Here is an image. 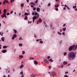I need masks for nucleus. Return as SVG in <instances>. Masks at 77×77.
Returning <instances> with one entry per match:
<instances>
[{
	"label": "nucleus",
	"mask_w": 77,
	"mask_h": 77,
	"mask_svg": "<svg viewBox=\"0 0 77 77\" xmlns=\"http://www.w3.org/2000/svg\"><path fill=\"white\" fill-rule=\"evenodd\" d=\"M28 24H29H29L32 23V21H29V20H28Z\"/></svg>",
	"instance_id": "obj_38"
},
{
	"label": "nucleus",
	"mask_w": 77,
	"mask_h": 77,
	"mask_svg": "<svg viewBox=\"0 0 77 77\" xmlns=\"http://www.w3.org/2000/svg\"><path fill=\"white\" fill-rule=\"evenodd\" d=\"M29 15V14L27 13H25L24 14V15H26V16H27Z\"/></svg>",
	"instance_id": "obj_14"
},
{
	"label": "nucleus",
	"mask_w": 77,
	"mask_h": 77,
	"mask_svg": "<svg viewBox=\"0 0 77 77\" xmlns=\"http://www.w3.org/2000/svg\"><path fill=\"white\" fill-rule=\"evenodd\" d=\"M68 72H65V74H68Z\"/></svg>",
	"instance_id": "obj_58"
},
{
	"label": "nucleus",
	"mask_w": 77,
	"mask_h": 77,
	"mask_svg": "<svg viewBox=\"0 0 77 77\" xmlns=\"http://www.w3.org/2000/svg\"><path fill=\"white\" fill-rule=\"evenodd\" d=\"M14 31V33H17V31L16 30H15V29H13Z\"/></svg>",
	"instance_id": "obj_29"
},
{
	"label": "nucleus",
	"mask_w": 77,
	"mask_h": 77,
	"mask_svg": "<svg viewBox=\"0 0 77 77\" xmlns=\"http://www.w3.org/2000/svg\"><path fill=\"white\" fill-rule=\"evenodd\" d=\"M51 6V3L49 2L48 5V6Z\"/></svg>",
	"instance_id": "obj_30"
},
{
	"label": "nucleus",
	"mask_w": 77,
	"mask_h": 77,
	"mask_svg": "<svg viewBox=\"0 0 77 77\" xmlns=\"http://www.w3.org/2000/svg\"><path fill=\"white\" fill-rule=\"evenodd\" d=\"M25 54V51H22V54Z\"/></svg>",
	"instance_id": "obj_37"
},
{
	"label": "nucleus",
	"mask_w": 77,
	"mask_h": 77,
	"mask_svg": "<svg viewBox=\"0 0 77 77\" xmlns=\"http://www.w3.org/2000/svg\"><path fill=\"white\" fill-rule=\"evenodd\" d=\"M10 1H11V3H12V2H13V1H12V0H10Z\"/></svg>",
	"instance_id": "obj_57"
},
{
	"label": "nucleus",
	"mask_w": 77,
	"mask_h": 77,
	"mask_svg": "<svg viewBox=\"0 0 77 77\" xmlns=\"http://www.w3.org/2000/svg\"><path fill=\"white\" fill-rule=\"evenodd\" d=\"M3 77H6V76L5 75H3Z\"/></svg>",
	"instance_id": "obj_64"
},
{
	"label": "nucleus",
	"mask_w": 77,
	"mask_h": 77,
	"mask_svg": "<svg viewBox=\"0 0 77 77\" xmlns=\"http://www.w3.org/2000/svg\"><path fill=\"white\" fill-rule=\"evenodd\" d=\"M48 60L49 61H50V62H53V60H52V59H49Z\"/></svg>",
	"instance_id": "obj_23"
},
{
	"label": "nucleus",
	"mask_w": 77,
	"mask_h": 77,
	"mask_svg": "<svg viewBox=\"0 0 77 77\" xmlns=\"http://www.w3.org/2000/svg\"><path fill=\"white\" fill-rule=\"evenodd\" d=\"M31 8H33L34 7L33 5H32L31 6Z\"/></svg>",
	"instance_id": "obj_63"
},
{
	"label": "nucleus",
	"mask_w": 77,
	"mask_h": 77,
	"mask_svg": "<svg viewBox=\"0 0 77 77\" xmlns=\"http://www.w3.org/2000/svg\"><path fill=\"white\" fill-rule=\"evenodd\" d=\"M36 7H34L33 8V11H35V10H36Z\"/></svg>",
	"instance_id": "obj_39"
},
{
	"label": "nucleus",
	"mask_w": 77,
	"mask_h": 77,
	"mask_svg": "<svg viewBox=\"0 0 77 77\" xmlns=\"http://www.w3.org/2000/svg\"><path fill=\"white\" fill-rule=\"evenodd\" d=\"M66 8H67V9H69H69H70V8H69V7H68V5L66 6Z\"/></svg>",
	"instance_id": "obj_41"
},
{
	"label": "nucleus",
	"mask_w": 77,
	"mask_h": 77,
	"mask_svg": "<svg viewBox=\"0 0 77 77\" xmlns=\"http://www.w3.org/2000/svg\"><path fill=\"white\" fill-rule=\"evenodd\" d=\"M48 68L49 69H50L51 68V66H49Z\"/></svg>",
	"instance_id": "obj_43"
},
{
	"label": "nucleus",
	"mask_w": 77,
	"mask_h": 77,
	"mask_svg": "<svg viewBox=\"0 0 77 77\" xmlns=\"http://www.w3.org/2000/svg\"><path fill=\"white\" fill-rule=\"evenodd\" d=\"M2 52L3 53H6V52H7V51L6 50H4L2 51Z\"/></svg>",
	"instance_id": "obj_7"
},
{
	"label": "nucleus",
	"mask_w": 77,
	"mask_h": 77,
	"mask_svg": "<svg viewBox=\"0 0 77 77\" xmlns=\"http://www.w3.org/2000/svg\"><path fill=\"white\" fill-rule=\"evenodd\" d=\"M26 1H27V3H29V0H26Z\"/></svg>",
	"instance_id": "obj_56"
},
{
	"label": "nucleus",
	"mask_w": 77,
	"mask_h": 77,
	"mask_svg": "<svg viewBox=\"0 0 77 77\" xmlns=\"http://www.w3.org/2000/svg\"><path fill=\"white\" fill-rule=\"evenodd\" d=\"M39 43L40 44H43V42L42 41H39Z\"/></svg>",
	"instance_id": "obj_26"
},
{
	"label": "nucleus",
	"mask_w": 77,
	"mask_h": 77,
	"mask_svg": "<svg viewBox=\"0 0 77 77\" xmlns=\"http://www.w3.org/2000/svg\"><path fill=\"white\" fill-rule=\"evenodd\" d=\"M38 21L39 23H42V19L41 18L39 19L38 20Z\"/></svg>",
	"instance_id": "obj_11"
},
{
	"label": "nucleus",
	"mask_w": 77,
	"mask_h": 77,
	"mask_svg": "<svg viewBox=\"0 0 77 77\" xmlns=\"http://www.w3.org/2000/svg\"><path fill=\"white\" fill-rule=\"evenodd\" d=\"M7 47H7V46H5L3 47V48H6Z\"/></svg>",
	"instance_id": "obj_32"
},
{
	"label": "nucleus",
	"mask_w": 77,
	"mask_h": 77,
	"mask_svg": "<svg viewBox=\"0 0 77 77\" xmlns=\"http://www.w3.org/2000/svg\"><path fill=\"white\" fill-rule=\"evenodd\" d=\"M32 15H35V13H34V12H33L32 13Z\"/></svg>",
	"instance_id": "obj_50"
},
{
	"label": "nucleus",
	"mask_w": 77,
	"mask_h": 77,
	"mask_svg": "<svg viewBox=\"0 0 77 77\" xmlns=\"http://www.w3.org/2000/svg\"><path fill=\"white\" fill-rule=\"evenodd\" d=\"M44 61L45 63H47V64H48V63H49V62H48L47 59H44Z\"/></svg>",
	"instance_id": "obj_5"
},
{
	"label": "nucleus",
	"mask_w": 77,
	"mask_h": 77,
	"mask_svg": "<svg viewBox=\"0 0 77 77\" xmlns=\"http://www.w3.org/2000/svg\"><path fill=\"white\" fill-rule=\"evenodd\" d=\"M50 74L51 75H52L53 77H54V76H56V73L52 71L50 72Z\"/></svg>",
	"instance_id": "obj_4"
},
{
	"label": "nucleus",
	"mask_w": 77,
	"mask_h": 77,
	"mask_svg": "<svg viewBox=\"0 0 77 77\" xmlns=\"http://www.w3.org/2000/svg\"><path fill=\"white\" fill-rule=\"evenodd\" d=\"M77 50V48L75 47V45H73L72 46H71L69 48V51H72V50Z\"/></svg>",
	"instance_id": "obj_2"
},
{
	"label": "nucleus",
	"mask_w": 77,
	"mask_h": 77,
	"mask_svg": "<svg viewBox=\"0 0 77 77\" xmlns=\"http://www.w3.org/2000/svg\"><path fill=\"white\" fill-rule=\"evenodd\" d=\"M14 38H14V36H13V37H12V39H13V40H14Z\"/></svg>",
	"instance_id": "obj_53"
},
{
	"label": "nucleus",
	"mask_w": 77,
	"mask_h": 77,
	"mask_svg": "<svg viewBox=\"0 0 77 77\" xmlns=\"http://www.w3.org/2000/svg\"><path fill=\"white\" fill-rule=\"evenodd\" d=\"M36 77V75H33L32 77Z\"/></svg>",
	"instance_id": "obj_47"
},
{
	"label": "nucleus",
	"mask_w": 77,
	"mask_h": 77,
	"mask_svg": "<svg viewBox=\"0 0 77 77\" xmlns=\"http://www.w3.org/2000/svg\"><path fill=\"white\" fill-rule=\"evenodd\" d=\"M20 74L21 75H23V71H21V72H20Z\"/></svg>",
	"instance_id": "obj_31"
},
{
	"label": "nucleus",
	"mask_w": 77,
	"mask_h": 77,
	"mask_svg": "<svg viewBox=\"0 0 77 77\" xmlns=\"http://www.w3.org/2000/svg\"><path fill=\"white\" fill-rule=\"evenodd\" d=\"M21 6L22 7V8H23V6H24V4L22 3L21 4Z\"/></svg>",
	"instance_id": "obj_33"
},
{
	"label": "nucleus",
	"mask_w": 77,
	"mask_h": 77,
	"mask_svg": "<svg viewBox=\"0 0 77 77\" xmlns=\"http://www.w3.org/2000/svg\"><path fill=\"white\" fill-rule=\"evenodd\" d=\"M41 4L42 5L43 4V2H41Z\"/></svg>",
	"instance_id": "obj_60"
},
{
	"label": "nucleus",
	"mask_w": 77,
	"mask_h": 77,
	"mask_svg": "<svg viewBox=\"0 0 77 77\" xmlns=\"http://www.w3.org/2000/svg\"><path fill=\"white\" fill-rule=\"evenodd\" d=\"M19 45L20 47H22L23 46V44H22L21 43H20L19 44Z\"/></svg>",
	"instance_id": "obj_28"
},
{
	"label": "nucleus",
	"mask_w": 77,
	"mask_h": 77,
	"mask_svg": "<svg viewBox=\"0 0 77 77\" xmlns=\"http://www.w3.org/2000/svg\"><path fill=\"white\" fill-rule=\"evenodd\" d=\"M74 11H77V8H75L74 9Z\"/></svg>",
	"instance_id": "obj_46"
},
{
	"label": "nucleus",
	"mask_w": 77,
	"mask_h": 77,
	"mask_svg": "<svg viewBox=\"0 0 77 77\" xmlns=\"http://www.w3.org/2000/svg\"><path fill=\"white\" fill-rule=\"evenodd\" d=\"M27 19H28V18H27V16H26L24 18V20H27Z\"/></svg>",
	"instance_id": "obj_13"
},
{
	"label": "nucleus",
	"mask_w": 77,
	"mask_h": 77,
	"mask_svg": "<svg viewBox=\"0 0 77 77\" xmlns=\"http://www.w3.org/2000/svg\"><path fill=\"white\" fill-rule=\"evenodd\" d=\"M6 0H5L3 2V5H5L6 3Z\"/></svg>",
	"instance_id": "obj_21"
},
{
	"label": "nucleus",
	"mask_w": 77,
	"mask_h": 77,
	"mask_svg": "<svg viewBox=\"0 0 77 77\" xmlns=\"http://www.w3.org/2000/svg\"><path fill=\"white\" fill-rule=\"evenodd\" d=\"M66 9V7H64L63 9V10H65Z\"/></svg>",
	"instance_id": "obj_62"
},
{
	"label": "nucleus",
	"mask_w": 77,
	"mask_h": 77,
	"mask_svg": "<svg viewBox=\"0 0 77 77\" xmlns=\"http://www.w3.org/2000/svg\"><path fill=\"white\" fill-rule=\"evenodd\" d=\"M13 36H14V37H15V38H16V37H17V36L16 35V34H14L13 35Z\"/></svg>",
	"instance_id": "obj_22"
},
{
	"label": "nucleus",
	"mask_w": 77,
	"mask_h": 77,
	"mask_svg": "<svg viewBox=\"0 0 77 77\" xmlns=\"http://www.w3.org/2000/svg\"><path fill=\"white\" fill-rule=\"evenodd\" d=\"M23 56L22 55H20L19 57V59H22V58H23Z\"/></svg>",
	"instance_id": "obj_9"
},
{
	"label": "nucleus",
	"mask_w": 77,
	"mask_h": 77,
	"mask_svg": "<svg viewBox=\"0 0 77 77\" xmlns=\"http://www.w3.org/2000/svg\"><path fill=\"white\" fill-rule=\"evenodd\" d=\"M77 8V6H76V5H75V6H73V9H75V8Z\"/></svg>",
	"instance_id": "obj_27"
},
{
	"label": "nucleus",
	"mask_w": 77,
	"mask_h": 77,
	"mask_svg": "<svg viewBox=\"0 0 77 77\" xmlns=\"http://www.w3.org/2000/svg\"><path fill=\"white\" fill-rule=\"evenodd\" d=\"M24 66V65L23 64H21V66H20V68H23V67Z\"/></svg>",
	"instance_id": "obj_16"
},
{
	"label": "nucleus",
	"mask_w": 77,
	"mask_h": 77,
	"mask_svg": "<svg viewBox=\"0 0 77 77\" xmlns=\"http://www.w3.org/2000/svg\"><path fill=\"white\" fill-rule=\"evenodd\" d=\"M66 27L63 28V32H65V30H66Z\"/></svg>",
	"instance_id": "obj_17"
},
{
	"label": "nucleus",
	"mask_w": 77,
	"mask_h": 77,
	"mask_svg": "<svg viewBox=\"0 0 77 77\" xmlns=\"http://www.w3.org/2000/svg\"><path fill=\"white\" fill-rule=\"evenodd\" d=\"M38 0H36V1L35 2V3L36 4H37L38 3Z\"/></svg>",
	"instance_id": "obj_40"
},
{
	"label": "nucleus",
	"mask_w": 77,
	"mask_h": 77,
	"mask_svg": "<svg viewBox=\"0 0 77 77\" xmlns=\"http://www.w3.org/2000/svg\"><path fill=\"white\" fill-rule=\"evenodd\" d=\"M36 41H37V42H38V41H39V39H37L36 40Z\"/></svg>",
	"instance_id": "obj_61"
},
{
	"label": "nucleus",
	"mask_w": 77,
	"mask_h": 77,
	"mask_svg": "<svg viewBox=\"0 0 77 77\" xmlns=\"http://www.w3.org/2000/svg\"><path fill=\"white\" fill-rule=\"evenodd\" d=\"M31 59H34V58H32V57H30L29 58V60H31Z\"/></svg>",
	"instance_id": "obj_44"
},
{
	"label": "nucleus",
	"mask_w": 77,
	"mask_h": 77,
	"mask_svg": "<svg viewBox=\"0 0 77 77\" xmlns=\"http://www.w3.org/2000/svg\"><path fill=\"white\" fill-rule=\"evenodd\" d=\"M3 12H4V13L6 14V12H7V11L6 10V9H4V10L3 11Z\"/></svg>",
	"instance_id": "obj_15"
},
{
	"label": "nucleus",
	"mask_w": 77,
	"mask_h": 77,
	"mask_svg": "<svg viewBox=\"0 0 77 77\" xmlns=\"http://www.w3.org/2000/svg\"><path fill=\"white\" fill-rule=\"evenodd\" d=\"M37 11L38 12H40V8L38 7L37 8Z\"/></svg>",
	"instance_id": "obj_8"
},
{
	"label": "nucleus",
	"mask_w": 77,
	"mask_h": 77,
	"mask_svg": "<svg viewBox=\"0 0 77 77\" xmlns=\"http://www.w3.org/2000/svg\"><path fill=\"white\" fill-rule=\"evenodd\" d=\"M7 15H9V13H8L6 14Z\"/></svg>",
	"instance_id": "obj_54"
},
{
	"label": "nucleus",
	"mask_w": 77,
	"mask_h": 77,
	"mask_svg": "<svg viewBox=\"0 0 77 77\" xmlns=\"http://www.w3.org/2000/svg\"><path fill=\"white\" fill-rule=\"evenodd\" d=\"M57 33H58V34H59V35H62V33L59 32H58Z\"/></svg>",
	"instance_id": "obj_34"
},
{
	"label": "nucleus",
	"mask_w": 77,
	"mask_h": 77,
	"mask_svg": "<svg viewBox=\"0 0 77 77\" xmlns=\"http://www.w3.org/2000/svg\"><path fill=\"white\" fill-rule=\"evenodd\" d=\"M53 23H51L50 24V26L51 27H53Z\"/></svg>",
	"instance_id": "obj_35"
},
{
	"label": "nucleus",
	"mask_w": 77,
	"mask_h": 77,
	"mask_svg": "<svg viewBox=\"0 0 77 77\" xmlns=\"http://www.w3.org/2000/svg\"><path fill=\"white\" fill-rule=\"evenodd\" d=\"M34 15L35 16L32 17V19L34 20H36V19H37L39 18V14L36 12L35 13Z\"/></svg>",
	"instance_id": "obj_3"
},
{
	"label": "nucleus",
	"mask_w": 77,
	"mask_h": 77,
	"mask_svg": "<svg viewBox=\"0 0 77 77\" xmlns=\"http://www.w3.org/2000/svg\"><path fill=\"white\" fill-rule=\"evenodd\" d=\"M65 26H66V24H64L63 25V27H65Z\"/></svg>",
	"instance_id": "obj_59"
},
{
	"label": "nucleus",
	"mask_w": 77,
	"mask_h": 77,
	"mask_svg": "<svg viewBox=\"0 0 77 77\" xmlns=\"http://www.w3.org/2000/svg\"><path fill=\"white\" fill-rule=\"evenodd\" d=\"M34 37L35 38H37V37H36V36L35 34H34Z\"/></svg>",
	"instance_id": "obj_52"
},
{
	"label": "nucleus",
	"mask_w": 77,
	"mask_h": 77,
	"mask_svg": "<svg viewBox=\"0 0 77 77\" xmlns=\"http://www.w3.org/2000/svg\"><path fill=\"white\" fill-rule=\"evenodd\" d=\"M64 77H69V76L67 75H64Z\"/></svg>",
	"instance_id": "obj_45"
},
{
	"label": "nucleus",
	"mask_w": 77,
	"mask_h": 77,
	"mask_svg": "<svg viewBox=\"0 0 77 77\" xmlns=\"http://www.w3.org/2000/svg\"><path fill=\"white\" fill-rule=\"evenodd\" d=\"M34 63L35 65H38V62L36 61V60L34 61Z\"/></svg>",
	"instance_id": "obj_10"
},
{
	"label": "nucleus",
	"mask_w": 77,
	"mask_h": 77,
	"mask_svg": "<svg viewBox=\"0 0 77 77\" xmlns=\"http://www.w3.org/2000/svg\"><path fill=\"white\" fill-rule=\"evenodd\" d=\"M55 9L56 11H58V8H55Z\"/></svg>",
	"instance_id": "obj_42"
},
{
	"label": "nucleus",
	"mask_w": 77,
	"mask_h": 77,
	"mask_svg": "<svg viewBox=\"0 0 77 77\" xmlns=\"http://www.w3.org/2000/svg\"><path fill=\"white\" fill-rule=\"evenodd\" d=\"M6 13H4L3 14V15H2L1 16L2 18H3L4 17H5V18H7V17L6 16Z\"/></svg>",
	"instance_id": "obj_6"
},
{
	"label": "nucleus",
	"mask_w": 77,
	"mask_h": 77,
	"mask_svg": "<svg viewBox=\"0 0 77 77\" xmlns=\"http://www.w3.org/2000/svg\"><path fill=\"white\" fill-rule=\"evenodd\" d=\"M66 54H67V53L66 52H65L64 53V55L65 56H66Z\"/></svg>",
	"instance_id": "obj_18"
},
{
	"label": "nucleus",
	"mask_w": 77,
	"mask_h": 77,
	"mask_svg": "<svg viewBox=\"0 0 77 77\" xmlns=\"http://www.w3.org/2000/svg\"><path fill=\"white\" fill-rule=\"evenodd\" d=\"M65 32H63L62 33V34L64 36H65Z\"/></svg>",
	"instance_id": "obj_51"
},
{
	"label": "nucleus",
	"mask_w": 77,
	"mask_h": 77,
	"mask_svg": "<svg viewBox=\"0 0 77 77\" xmlns=\"http://www.w3.org/2000/svg\"><path fill=\"white\" fill-rule=\"evenodd\" d=\"M1 39H2V41H4L5 39H4V37H3L1 38Z\"/></svg>",
	"instance_id": "obj_20"
},
{
	"label": "nucleus",
	"mask_w": 77,
	"mask_h": 77,
	"mask_svg": "<svg viewBox=\"0 0 77 77\" xmlns=\"http://www.w3.org/2000/svg\"><path fill=\"white\" fill-rule=\"evenodd\" d=\"M6 72L7 73H9V71L8 70V69H6Z\"/></svg>",
	"instance_id": "obj_24"
},
{
	"label": "nucleus",
	"mask_w": 77,
	"mask_h": 77,
	"mask_svg": "<svg viewBox=\"0 0 77 77\" xmlns=\"http://www.w3.org/2000/svg\"><path fill=\"white\" fill-rule=\"evenodd\" d=\"M44 23L46 27H47V24H46V23H45V22H44Z\"/></svg>",
	"instance_id": "obj_25"
},
{
	"label": "nucleus",
	"mask_w": 77,
	"mask_h": 77,
	"mask_svg": "<svg viewBox=\"0 0 77 77\" xmlns=\"http://www.w3.org/2000/svg\"><path fill=\"white\" fill-rule=\"evenodd\" d=\"M76 55L74 53L72 52H70L68 54V57L69 60H74L75 59Z\"/></svg>",
	"instance_id": "obj_1"
},
{
	"label": "nucleus",
	"mask_w": 77,
	"mask_h": 77,
	"mask_svg": "<svg viewBox=\"0 0 77 77\" xmlns=\"http://www.w3.org/2000/svg\"><path fill=\"white\" fill-rule=\"evenodd\" d=\"M19 39L20 40H23V39H22V38H21V37H20V38H19Z\"/></svg>",
	"instance_id": "obj_36"
},
{
	"label": "nucleus",
	"mask_w": 77,
	"mask_h": 77,
	"mask_svg": "<svg viewBox=\"0 0 77 77\" xmlns=\"http://www.w3.org/2000/svg\"><path fill=\"white\" fill-rule=\"evenodd\" d=\"M50 57L49 56H48L47 57V58L48 59H50Z\"/></svg>",
	"instance_id": "obj_48"
},
{
	"label": "nucleus",
	"mask_w": 77,
	"mask_h": 77,
	"mask_svg": "<svg viewBox=\"0 0 77 77\" xmlns=\"http://www.w3.org/2000/svg\"><path fill=\"white\" fill-rule=\"evenodd\" d=\"M33 2H32L31 3H30V5H33Z\"/></svg>",
	"instance_id": "obj_55"
},
{
	"label": "nucleus",
	"mask_w": 77,
	"mask_h": 77,
	"mask_svg": "<svg viewBox=\"0 0 77 77\" xmlns=\"http://www.w3.org/2000/svg\"><path fill=\"white\" fill-rule=\"evenodd\" d=\"M63 64L64 65H66L67 64V61H64L63 62Z\"/></svg>",
	"instance_id": "obj_12"
},
{
	"label": "nucleus",
	"mask_w": 77,
	"mask_h": 77,
	"mask_svg": "<svg viewBox=\"0 0 77 77\" xmlns=\"http://www.w3.org/2000/svg\"><path fill=\"white\" fill-rule=\"evenodd\" d=\"M59 5H55V7L56 8H58V7H59Z\"/></svg>",
	"instance_id": "obj_19"
},
{
	"label": "nucleus",
	"mask_w": 77,
	"mask_h": 77,
	"mask_svg": "<svg viewBox=\"0 0 77 77\" xmlns=\"http://www.w3.org/2000/svg\"><path fill=\"white\" fill-rule=\"evenodd\" d=\"M13 14V11H11L10 12V14Z\"/></svg>",
	"instance_id": "obj_49"
}]
</instances>
